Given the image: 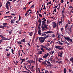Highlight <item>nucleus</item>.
Masks as SVG:
<instances>
[{
    "label": "nucleus",
    "mask_w": 73,
    "mask_h": 73,
    "mask_svg": "<svg viewBox=\"0 0 73 73\" xmlns=\"http://www.w3.org/2000/svg\"><path fill=\"white\" fill-rule=\"evenodd\" d=\"M3 35H0V37H1V38H2L3 37Z\"/></svg>",
    "instance_id": "nucleus-44"
},
{
    "label": "nucleus",
    "mask_w": 73,
    "mask_h": 73,
    "mask_svg": "<svg viewBox=\"0 0 73 73\" xmlns=\"http://www.w3.org/2000/svg\"><path fill=\"white\" fill-rule=\"evenodd\" d=\"M64 9H65V7H63V10L62 11V16H64Z\"/></svg>",
    "instance_id": "nucleus-27"
},
{
    "label": "nucleus",
    "mask_w": 73,
    "mask_h": 73,
    "mask_svg": "<svg viewBox=\"0 0 73 73\" xmlns=\"http://www.w3.org/2000/svg\"><path fill=\"white\" fill-rule=\"evenodd\" d=\"M45 48L46 49H46V50H49V49H48L46 46H45Z\"/></svg>",
    "instance_id": "nucleus-38"
},
{
    "label": "nucleus",
    "mask_w": 73,
    "mask_h": 73,
    "mask_svg": "<svg viewBox=\"0 0 73 73\" xmlns=\"http://www.w3.org/2000/svg\"><path fill=\"white\" fill-rule=\"evenodd\" d=\"M39 59L38 60V61H39V62H41V61H41L42 60V58H39Z\"/></svg>",
    "instance_id": "nucleus-24"
},
{
    "label": "nucleus",
    "mask_w": 73,
    "mask_h": 73,
    "mask_svg": "<svg viewBox=\"0 0 73 73\" xmlns=\"http://www.w3.org/2000/svg\"><path fill=\"white\" fill-rule=\"evenodd\" d=\"M63 53H64V52L62 51V53L59 52V54H58V56H59L60 57V58H62V55Z\"/></svg>",
    "instance_id": "nucleus-7"
},
{
    "label": "nucleus",
    "mask_w": 73,
    "mask_h": 73,
    "mask_svg": "<svg viewBox=\"0 0 73 73\" xmlns=\"http://www.w3.org/2000/svg\"><path fill=\"white\" fill-rule=\"evenodd\" d=\"M41 36H46V34H42L41 35Z\"/></svg>",
    "instance_id": "nucleus-61"
},
{
    "label": "nucleus",
    "mask_w": 73,
    "mask_h": 73,
    "mask_svg": "<svg viewBox=\"0 0 73 73\" xmlns=\"http://www.w3.org/2000/svg\"><path fill=\"white\" fill-rule=\"evenodd\" d=\"M57 10V9H56V8H55L54 10V12H56V10Z\"/></svg>",
    "instance_id": "nucleus-52"
},
{
    "label": "nucleus",
    "mask_w": 73,
    "mask_h": 73,
    "mask_svg": "<svg viewBox=\"0 0 73 73\" xmlns=\"http://www.w3.org/2000/svg\"><path fill=\"white\" fill-rule=\"evenodd\" d=\"M64 73H66V68H65L64 70Z\"/></svg>",
    "instance_id": "nucleus-33"
},
{
    "label": "nucleus",
    "mask_w": 73,
    "mask_h": 73,
    "mask_svg": "<svg viewBox=\"0 0 73 73\" xmlns=\"http://www.w3.org/2000/svg\"><path fill=\"white\" fill-rule=\"evenodd\" d=\"M45 46H43V45H42V46L41 47V50H42L44 48H45Z\"/></svg>",
    "instance_id": "nucleus-12"
},
{
    "label": "nucleus",
    "mask_w": 73,
    "mask_h": 73,
    "mask_svg": "<svg viewBox=\"0 0 73 73\" xmlns=\"http://www.w3.org/2000/svg\"><path fill=\"white\" fill-rule=\"evenodd\" d=\"M68 24H67L66 25L65 27V30H67V27H68Z\"/></svg>",
    "instance_id": "nucleus-20"
},
{
    "label": "nucleus",
    "mask_w": 73,
    "mask_h": 73,
    "mask_svg": "<svg viewBox=\"0 0 73 73\" xmlns=\"http://www.w3.org/2000/svg\"><path fill=\"white\" fill-rule=\"evenodd\" d=\"M58 38H60V34L58 33Z\"/></svg>",
    "instance_id": "nucleus-46"
},
{
    "label": "nucleus",
    "mask_w": 73,
    "mask_h": 73,
    "mask_svg": "<svg viewBox=\"0 0 73 73\" xmlns=\"http://www.w3.org/2000/svg\"><path fill=\"white\" fill-rule=\"evenodd\" d=\"M7 25V23H4L3 24V25L4 26H5V25Z\"/></svg>",
    "instance_id": "nucleus-28"
},
{
    "label": "nucleus",
    "mask_w": 73,
    "mask_h": 73,
    "mask_svg": "<svg viewBox=\"0 0 73 73\" xmlns=\"http://www.w3.org/2000/svg\"><path fill=\"white\" fill-rule=\"evenodd\" d=\"M64 38H65V40H66L67 41H70V42H72L73 40H72V39H70L69 37H64Z\"/></svg>",
    "instance_id": "nucleus-4"
},
{
    "label": "nucleus",
    "mask_w": 73,
    "mask_h": 73,
    "mask_svg": "<svg viewBox=\"0 0 73 73\" xmlns=\"http://www.w3.org/2000/svg\"><path fill=\"white\" fill-rule=\"evenodd\" d=\"M31 70L32 72H35V70L33 69H31Z\"/></svg>",
    "instance_id": "nucleus-37"
},
{
    "label": "nucleus",
    "mask_w": 73,
    "mask_h": 73,
    "mask_svg": "<svg viewBox=\"0 0 73 73\" xmlns=\"http://www.w3.org/2000/svg\"><path fill=\"white\" fill-rule=\"evenodd\" d=\"M58 6V5L57 4H56V6H55L54 7V8H57V7Z\"/></svg>",
    "instance_id": "nucleus-48"
},
{
    "label": "nucleus",
    "mask_w": 73,
    "mask_h": 73,
    "mask_svg": "<svg viewBox=\"0 0 73 73\" xmlns=\"http://www.w3.org/2000/svg\"><path fill=\"white\" fill-rule=\"evenodd\" d=\"M2 6V4H1V3L0 2V8Z\"/></svg>",
    "instance_id": "nucleus-49"
},
{
    "label": "nucleus",
    "mask_w": 73,
    "mask_h": 73,
    "mask_svg": "<svg viewBox=\"0 0 73 73\" xmlns=\"http://www.w3.org/2000/svg\"><path fill=\"white\" fill-rule=\"evenodd\" d=\"M59 23H60L61 25H62V20L61 19V21H60Z\"/></svg>",
    "instance_id": "nucleus-25"
},
{
    "label": "nucleus",
    "mask_w": 73,
    "mask_h": 73,
    "mask_svg": "<svg viewBox=\"0 0 73 73\" xmlns=\"http://www.w3.org/2000/svg\"><path fill=\"white\" fill-rule=\"evenodd\" d=\"M52 26L53 28H55L56 27H57V23L55 22H52Z\"/></svg>",
    "instance_id": "nucleus-5"
},
{
    "label": "nucleus",
    "mask_w": 73,
    "mask_h": 73,
    "mask_svg": "<svg viewBox=\"0 0 73 73\" xmlns=\"http://www.w3.org/2000/svg\"><path fill=\"white\" fill-rule=\"evenodd\" d=\"M49 35L48 34L47 36H44L43 37H40L39 38V41L40 42V43H43L45 41V39L49 37Z\"/></svg>",
    "instance_id": "nucleus-1"
},
{
    "label": "nucleus",
    "mask_w": 73,
    "mask_h": 73,
    "mask_svg": "<svg viewBox=\"0 0 73 73\" xmlns=\"http://www.w3.org/2000/svg\"><path fill=\"white\" fill-rule=\"evenodd\" d=\"M46 56L47 57L48 56H49V54L48 53H47L46 54Z\"/></svg>",
    "instance_id": "nucleus-50"
},
{
    "label": "nucleus",
    "mask_w": 73,
    "mask_h": 73,
    "mask_svg": "<svg viewBox=\"0 0 73 73\" xmlns=\"http://www.w3.org/2000/svg\"><path fill=\"white\" fill-rule=\"evenodd\" d=\"M69 9L73 8V7L72 6H69Z\"/></svg>",
    "instance_id": "nucleus-42"
},
{
    "label": "nucleus",
    "mask_w": 73,
    "mask_h": 73,
    "mask_svg": "<svg viewBox=\"0 0 73 73\" xmlns=\"http://www.w3.org/2000/svg\"><path fill=\"white\" fill-rule=\"evenodd\" d=\"M29 68H28V69H31V66L30 65H28Z\"/></svg>",
    "instance_id": "nucleus-45"
},
{
    "label": "nucleus",
    "mask_w": 73,
    "mask_h": 73,
    "mask_svg": "<svg viewBox=\"0 0 73 73\" xmlns=\"http://www.w3.org/2000/svg\"><path fill=\"white\" fill-rule=\"evenodd\" d=\"M46 25V24L45 23H42V26H43V25H44V26L45 25Z\"/></svg>",
    "instance_id": "nucleus-31"
},
{
    "label": "nucleus",
    "mask_w": 73,
    "mask_h": 73,
    "mask_svg": "<svg viewBox=\"0 0 73 73\" xmlns=\"http://www.w3.org/2000/svg\"><path fill=\"white\" fill-rule=\"evenodd\" d=\"M10 55V53L9 54H8V53L7 52V56H9Z\"/></svg>",
    "instance_id": "nucleus-43"
},
{
    "label": "nucleus",
    "mask_w": 73,
    "mask_h": 73,
    "mask_svg": "<svg viewBox=\"0 0 73 73\" xmlns=\"http://www.w3.org/2000/svg\"><path fill=\"white\" fill-rule=\"evenodd\" d=\"M21 42H26V41L25 40V39H23L21 40Z\"/></svg>",
    "instance_id": "nucleus-23"
},
{
    "label": "nucleus",
    "mask_w": 73,
    "mask_h": 73,
    "mask_svg": "<svg viewBox=\"0 0 73 73\" xmlns=\"http://www.w3.org/2000/svg\"><path fill=\"white\" fill-rule=\"evenodd\" d=\"M9 5L7 3H6V8H7V9H9Z\"/></svg>",
    "instance_id": "nucleus-10"
},
{
    "label": "nucleus",
    "mask_w": 73,
    "mask_h": 73,
    "mask_svg": "<svg viewBox=\"0 0 73 73\" xmlns=\"http://www.w3.org/2000/svg\"><path fill=\"white\" fill-rule=\"evenodd\" d=\"M7 4H9V5H11V3H10V2L9 1H7Z\"/></svg>",
    "instance_id": "nucleus-35"
},
{
    "label": "nucleus",
    "mask_w": 73,
    "mask_h": 73,
    "mask_svg": "<svg viewBox=\"0 0 73 73\" xmlns=\"http://www.w3.org/2000/svg\"><path fill=\"white\" fill-rule=\"evenodd\" d=\"M9 13V11H8V12H6V14Z\"/></svg>",
    "instance_id": "nucleus-64"
},
{
    "label": "nucleus",
    "mask_w": 73,
    "mask_h": 73,
    "mask_svg": "<svg viewBox=\"0 0 73 73\" xmlns=\"http://www.w3.org/2000/svg\"><path fill=\"white\" fill-rule=\"evenodd\" d=\"M61 3H64V0H61Z\"/></svg>",
    "instance_id": "nucleus-58"
},
{
    "label": "nucleus",
    "mask_w": 73,
    "mask_h": 73,
    "mask_svg": "<svg viewBox=\"0 0 73 73\" xmlns=\"http://www.w3.org/2000/svg\"><path fill=\"white\" fill-rule=\"evenodd\" d=\"M46 57H47V56L46 55H44L43 56V58H46Z\"/></svg>",
    "instance_id": "nucleus-41"
},
{
    "label": "nucleus",
    "mask_w": 73,
    "mask_h": 73,
    "mask_svg": "<svg viewBox=\"0 0 73 73\" xmlns=\"http://www.w3.org/2000/svg\"><path fill=\"white\" fill-rule=\"evenodd\" d=\"M26 60H25V59H22V62H25Z\"/></svg>",
    "instance_id": "nucleus-19"
},
{
    "label": "nucleus",
    "mask_w": 73,
    "mask_h": 73,
    "mask_svg": "<svg viewBox=\"0 0 73 73\" xmlns=\"http://www.w3.org/2000/svg\"><path fill=\"white\" fill-rule=\"evenodd\" d=\"M38 35H41V28L40 27L38 26Z\"/></svg>",
    "instance_id": "nucleus-8"
},
{
    "label": "nucleus",
    "mask_w": 73,
    "mask_h": 73,
    "mask_svg": "<svg viewBox=\"0 0 73 73\" xmlns=\"http://www.w3.org/2000/svg\"><path fill=\"white\" fill-rule=\"evenodd\" d=\"M42 20H43L44 21H46V19H45V18H43L42 19H41Z\"/></svg>",
    "instance_id": "nucleus-26"
},
{
    "label": "nucleus",
    "mask_w": 73,
    "mask_h": 73,
    "mask_svg": "<svg viewBox=\"0 0 73 73\" xmlns=\"http://www.w3.org/2000/svg\"><path fill=\"white\" fill-rule=\"evenodd\" d=\"M29 35L30 36H32V35H33V32L30 33L29 34Z\"/></svg>",
    "instance_id": "nucleus-15"
},
{
    "label": "nucleus",
    "mask_w": 73,
    "mask_h": 73,
    "mask_svg": "<svg viewBox=\"0 0 73 73\" xmlns=\"http://www.w3.org/2000/svg\"><path fill=\"white\" fill-rule=\"evenodd\" d=\"M20 19H21V17H20V15H19V21H20Z\"/></svg>",
    "instance_id": "nucleus-51"
},
{
    "label": "nucleus",
    "mask_w": 73,
    "mask_h": 73,
    "mask_svg": "<svg viewBox=\"0 0 73 73\" xmlns=\"http://www.w3.org/2000/svg\"><path fill=\"white\" fill-rule=\"evenodd\" d=\"M28 13H27V12H26L25 14V16H27V15H28Z\"/></svg>",
    "instance_id": "nucleus-57"
},
{
    "label": "nucleus",
    "mask_w": 73,
    "mask_h": 73,
    "mask_svg": "<svg viewBox=\"0 0 73 73\" xmlns=\"http://www.w3.org/2000/svg\"><path fill=\"white\" fill-rule=\"evenodd\" d=\"M35 5H32L31 6V8H34V6Z\"/></svg>",
    "instance_id": "nucleus-36"
},
{
    "label": "nucleus",
    "mask_w": 73,
    "mask_h": 73,
    "mask_svg": "<svg viewBox=\"0 0 73 73\" xmlns=\"http://www.w3.org/2000/svg\"><path fill=\"white\" fill-rule=\"evenodd\" d=\"M39 16L40 17H42V15H41V14H39Z\"/></svg>",
    "instance_id": "nucleus-55"
},
{
    "label": "nucleus",
    "mask_w": 73,
    "mask_h": 73,
    "mask_svg": "<svg viewBox=\"0 0 73 73\" xmlns=\"http://www.w3.org/2000/svg\"><path fill=\"white\" fill-rule=\"evenodd\" d=\"M0 28H2V29H5L4 26L2 25H0Z\"/></svg>",
    "instance_id": "nucleus-21"
},
{
    "label": "nucleus",
    "mask_w": 73,
    "mask_h": 73,
    "mask_svg": "<svg viewBox=\"0 0 73 73\" xmlns=\"http://www.w3.org/2000/svg\"><path fill=\"white\" fill-rule=\"evenodd\" d=\"M38 22H39L40 23H41V19H39V20L38 21Z\"/></svg>",
    "instance_id": "nucleus-29"
},
{
    "label": "nucleus",
    "mask_w": 73,
    "mask_h": 73,
    "mask_svg": "<svg viewBox=\"0 0 73 73\" xmlns=\"http://www.w3.org/2000/svg\"><path fill=\"white\" fill-rule=\"evenodd\" d=\"M58 43V44H60L61 45H63V43H62L61 42H60Z\"/></svg>",
    "instance_id": "nucleus-34"
},
{
    "label": "nucleus",
    "mask_w": 73,
    "mask_h": 73,
    "mask_svg": "<svg viewBox=\"0 0 73 73\" xmlns=\"http://www.w3.org/2000/svg\"><path fill=\"white\" fill-rule=\"evenodd\" d=\"M56 63H57V62H58V63H59V64L60 65V64H61V63H62V61L61 60L60 61V62L56 61Z\"/></svg>",
    "instance_id": "nucleus-13"
},
{
    "label": "nucleus",
    "mask_w": 73,
    "mask_h": 73,
    "mask_svg": "<svg viewBox=\"0 0 73 73\" xmlns=\"http://www.w3.org/2000/svg\"><path fill=\"white\" fill-rule=\"evenodd\" d=\"M17 43H18V44H19V45H20V44H23L22 42H21V41H17Z\"/></svg>",
    "instance_id": "nucleus-17"
},
{
    "label": "nucleus",
    "mask_w": 73,
    "mask_h": 73,
    "mask_svg": "<svg viewBox=\"0 0 73 73\" xmlns=\"http://www.w3.org/2000/svg\"><path fill=\"white\" fill-rule=\"evenodd\" d=\"M3 42V40H0V44Z\"/></svg>",
    "instance_id": "nucleus-54"
},
{
    "label": "nucleus",
    "mask_w": 73,
    "mask_h": 73,
    "mask_svg": "<svg viewBox=\"0 0 73 73\" xmlns=\"http://www.w3.org/2000/svg\"><path fill=\"white\" fill-rule=\"evenodd\" d=\"M38 54H42V51H38Z\"/></svg>",
    "instance_id": "nucleus-22"
},
{
    "label": "nucleus",
    "mask_w": 73,
    "mask_h": 73,
    "mask_svg": "<svg viewBox=\"0 0 73 73\" xmlns=\"http://www.w3.org/2000/svg\"><path fill=\"white\" fill-rule=\"evenodd\" d=\"M15 21V20L12 19L11 21V23H12V24H14V23H15V22H14Z\"/></svg>",
    "instance_id": "nucleus-11"
},
{
    "label": "nucleus",
    "mask_w": 73,
    "mask_h": 73,
    "mask_svg": "<svg viewBox=\"0 0 73 73\" xmlns=\"http://www.w3.org/2000/svg\"><path fill=\"white\" fill-rule=\"evenodd\" d=\"M24 68H25L26 69V70H27V67L26 66H24Z\"/></svg>",
    "instance_id": "nucleus-62"
},
{
    "label": "nucleus",
    "mask_w": 73,
    "mask_h": 73,
    "mask_svg": "<svg viewBox=\"0 0 73 73\" xmlns=\"http://www.w3.org/2000/svg\"><path fill=\"white\" fill-rule=\"evenodd\" d=\"M63 29H64V28H63V27L62 28L61 30V31H63Z\"/></svg>",
    "instance_id": "nucleus-53"
},
{
    "label": "nucleus",
    "mask_w": 73,
    "mask_h": 73,
    "mask_svg": "<svg viewBox=\"0 0 73 73\" xmlns=\"http://www.w3.org/2000/svg\"><path fill=\"white\" fill-rule=\"evenodd\" d=\"M14 52V50L13 49H11V52L13 53V54H14V53H13Z\"/></svg>",
    "instance_id": "nucleus-32"
},
{
    "label": "nucleus",
    "mask_w": 73,
    "mask_h": 73,
    "mask_svg": "<svg viewBox=\"0 0 73 73\" xmlns=\"http://www.w3.org/2000/svg\"><path fill=\"white\" fill-rule=\"evenodd\" d=\"M55 48L56 49H59V50H62V49H63L64 48L62 46H55Z\"/></svg>",
    "instance_id": "nucleus-3"
},
{
    "label": "nucleus",
    "mask_w": 73,
    "mask_h": 73,
    "mask_svg": "<svg viewBox=\"0 0 73 73\" xmlns=\"http://www.w3.org/2000/svg\"><path fill=\"white\" fill-rule=\"evenodd\" d=\"M2 40H6V38L4 36H3L2 38Z\"/></svg>",
    "instance_id": "nucleus-14"
},
{
    "label": "nucleus",
    "mask_w": 73,
    "mask_h": 73,
    "mask_svg": "<svg viewBox=\"0 0 73 73\" xmlns=\"http://www.w3.org/2000/svg\"><path fill=\"white\" fill-rule=\"evenodd\" d=\"M26 70H28V71H29V72H30V73H32L30 71V70H28V69L27 68V69H26Z\"/></svg>",
    "instance_id": "nucleus-47"
},
{
    "label": "nucleus",
    "mask_w": 73,
    "mask_h": 73,
    "mask_svg": "<svg viewBox=\"0 0 73 73\" xmlns=\"http://www.w3.org/2000/svg\"><path fill=\"white\" fill-rule=\"evenodd\" d=\"M47 63L48 64V66H50V62H48V61H47Z\"/></svg>",
    "instance_id": "nucleus-18"
},
{
    "label": "nucleus",
    "mask_w": 73,
    "mask_h": 73,
    "mask_svg": "<svg viewBox=\"0 0 73 73\" xmlns=\"http://www.w3.org/2000/svg\"><path fill=\"white\" fill-rule=\"evenodd\" d=\"M53 59V58L52 57H51L50 58V60L51 61H52Z\"/></svg>",
    "instance_id": "nucleus-40"
},
{
    "label": "nucleus",
    "mask_w": 73,
    "mask_h": 73,
    "mask_svg": "<svg viewBox=\"0 0 73 73\" xmlns=\"http://www.w3.org/2000/svg\"><path fill=\"white\" fill-rule=\"evenodd\" d=\"M27 62L29 63V64H31L32 63H34V64H35V61H33V60H28L27 61Z\"/></svg>",
    "instance_id": "nucleus-6"
},
{
    "label": "nucleus",
    "mask_w": 73,
    "mask_h": 73,
    "mask_svg": "<svg viewBox=\"0 0 73 73\" xmlns=\"http://www.w3.org/2000/svg\"><path fill=\"white\" fill-rule=\"evenodd\" d=\"M58 61H60V60H62V59L61 58L58 59Z\"/></svg>",
    "instance_id": "nucleus-60"
},
{
    "label": "nucleus",
    "mask_w": 73,
    "mask_h": 73,
    "mask_svg": "<svg viewBox=\"0 0 73 73\" xmlns=\"http://www.w3.org/2000/svg\"><path fill=\"white\" fill-rule=\"evenodd\" d=\"M30 42H29L28 44V45H29V46H31V44H30Z\"/></svg>",
    "instance_id": "nucleus-56"
},
{
    "label": "nucleus",
    "mask_w": 73,
    "mask_h": 73,
    "mask_svg": "<svg viewBox=\"0 0 73 73\" xmlns=\"http://www.w3.org/2000/svg\"><path fill=\"white\" fill-rule=\"evenodd\" d=\"M69 70L70 72H72V70L69 69Z\"/></svg>",
    "instance_id": "nucleus-63"
},
{
    "label": "nucleus",
    "mask_w": 73,
    "mask_h": 73,
    "mask_svg": "<svg viewBox=\"0 0 73 73\" xmlns=\"http://www.w3.org/2000/svg\"><path fill=\"white\" fill-rule=\"evenodd\" d=\"M70 60L71 62H72V63H73V57L72 58H71L70 59Z\"/></svg>",
    "instance_id": "nucleus-16"
},
{
    "label": "nucleus",
    "mask_w": 73,
    "mask_h": 73,
    "mask_svg": "<svg viewBox=\"0 0 73 73\" xmlns=\"http://www.w3.org/2000/svg\"><path fill=\"white\" fill-rule=\"evenodd\" d=\"M50 22H51V21H49L48 20L47 21V23H48V24H50Z\"/></svg>",
    "instance_id": "nucleus-39"
},
{
    "label": "nucleus",
    "mask_w": 73,
    "mask_h": 73,
    "mask_svg": "<svg viewBox=\"0 0 73 73\" xmlns=\"http://www.w3.org/2000/svg\"><path fill=\"white\" fill-rule=\"evenodd\" d=\"M33 68H34V66H32L31 68V69H33Z\"/></svg>",
    "instance_id": "nucleus-59"
},
{
    "label": "nucleus",
    "mask_w": 73,
    "mask_h": 73,
    "mask_svg": "<svg viewBox=\"0 0 73 73\" xmlns=\"http://www.w3.org/2000/svg\"><path fill=\"white\" fill-rule=\"evenodd\" d=\"M11 17L10 16H5L4 17V18H7V17L9 18Z\"/></svg>",
    "instance_id": "nucleus-30"
},
{
    "label": "nucleus",
    "mask_w": 73,
    "mask_h": 73,
    "mask_svg": "<svg viewBox=\"0 0 73 73\" xmlns=\"http://www.w3.org/2000/svg\"><path fill=\"white\" fill-rule=\"evenodd\" d=\"M54 33V32L52 31H48L47 32H45L43 33V34H48V33Z\"/></svg>",
    "instance_id": "nucleus-9"
},
{
    "label": "nucleus",
    "mask_w": 73,
    "mask_h": 73,
    "mask_svg": "<svg viewBox=\"0 0 73 73\" xmlns=\"http://www.w3.org/2000/svg\"><path fill=\"white\" fill-rule=\"evenodd\" d=\"M48 25H45V26L44 27L43 26H41V28H42V31H44V30H46V29H48Z\"/></svg>",
    "instance_id": "nucleus-2"
}]
</instances>
